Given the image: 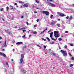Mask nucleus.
<instances>
[{
	"instance_id": "nucleus-1",
	"label": "nucleus",
	"mask_w": 74,
	"mask_h": 74,
	"mask_svg": "<svg viewBox=\"0 0 74 74\" xmlns=\"http://www.w3.org/2000/svg\"><path fill=\"white\" fill-rule=\"evenodd\" d=\"M54 37L56 38L59 37V32L57 31H56L54 32Z\"/></svg>"
},
{
	"instance_id": "nucleus-2",
	"label": "nucleus",
	"mask_w": 74,
	"mask_h": 74,
	"mask_svg": "<svg viewBox=\"0 0 74 74\" xmlns=\"http://www.w3.org/2000/svg\"><path fill=\"white\" fill-rule=\"evenodd\" d=\"M60 52L62 53L63 56H67V52L66 51L61 50L60 51Z\"/></svg>"
},
{
	"instance_id": "nucleus-3",
	"label": "nucleus",
	"mask_w": 74,
	"mask_h": 74,
	"mask_svg": "<svg viewBox=\"0 0 74 74\" xmlns=\"http://www.w3.org/2000/svg\"><path fill=\"white\" fill-rule=\"evenodd\" d=\"M42 13L43 14H45L46 15H48L49 14V12H47V11H43Z\"/></svg>"
},
{
	"instance_id": "nucleus-4",
	"label": "nucleus",
	"mask_w": 74,
	"mask_h": 74,
	"mask_svg": "<svg viewBox=\"0 0 74 74\" xmlns=\"http://www.w3.org/2000/svg\"><path fill=\"white\" fill-rule=\"evenodd\" d=\"M0 55L1 56H3L4 58H5L6 57V56L5 54L1 52H0Z\"/></svg>"
},
{
	"instance_id": "nucleus-5",
	"label": "nucleus",
	"mask_w": 74,
	"mask_h": 74,
	"mask_svg": "<svg viewBox=\"0 0 74 74\" xmlns=\"http://www.w3.org/2000/svg\"><path fill=\"white\" fill-rule=\"evenodd\" d=\"M20 62H19L20 64H21L23 63V58H21L20 60Z\"/></svg>"
},
{
	"instance_id": "nucleus-6",
	"label": "nucleus",
	"mask_w": 74,
	"mask_h": 74,
	"mask_svg": "<svg viewBox=\"0 0 74 74\" xmlns=\"http://www.w3.org/2000/svg\"><path fill=\"white\" fill-rule=\"evenodd\" d=\"M50 5L51 7H55L56 6V5L54 4H52V3H50Z\"/></svg>"
},
{
	"instance_id": "nucleus-7",
	"label": "nucleus",
	"mask_w": 74,
	"mask_h": 74,
	"mask_svg": "<svg viewBox=\"0 0 74 74\" xmlns=\"http://www.w3.org/2000/svg\"><path fill=\"white\" fill-rule=\"evenodd\" d=\"M58 15H59L60 16H65V15L64 14H62V13H58Z\"/></svg>"
},
{
	"instance_id": "nucleus-8",
	"label": "nucleus",
	"mask_w": 74,
	"mask_h": 74,
	"mask_svg": "<svg viewBox=\"0 0 74 74\" xmlns=\"http://www.w3.org/2000/svg\"><path fill=\"white\" fill-rule=\"evenodd\" d=\"M23 6L24 7H28V4L27 3H25L23 5Z\"/></svg>"
},
{
	"instance_id": "nucleus-9",
	"label": "nucleus",
	"mask_w": 74,
	"mask_h": 74,
	"mask_svg": "<svg viewBox=\"0 0 74 74\" xmlns=\"http://www.w3.org/2000/svg\"><path fill=\"white\" fill-rule=\"evenodd\" d=\"M22 42H19L16 43V44L17 45H20V44H22Z\"/></svg>"
},
{
	"instance_id": "nucleus-10",
	"label": "nucleus",
	"mask_w": 74,
	"mask_h": 74,
	"mask_svg": "<svg viewBox=\"0 0 74 74\" xmlns=\"http://www.w3.org/2000/svg\"><path fill=\"white\" fill-rule=\"evenodd\" d=\"M6 45H7L6 44V40H5V42L4 45H3V48H4L6 46Z\"/></svg>"
},
{
	"instance_id": "nucleus-11",
	"label": "nucleus",
	"mask_w": 74,
	"mask_h": 74,
	"mask_svg": "<svg viewBox=\"0 0 74 74\" xmlns=\"http://www.w3.org/2000/svg\"><path fill=\"white\" fill-rule=\"evenodd\" d=\"M22 48H23V50H25V49L26 48V46L25 45L23 46V47Z\"/></svg>"
},
{
	"instance_id": "nucleus-12",
	"label": "nucleus",
	"mask_w": 74,
	"mask_h": 74,
	"mask_svg": "<svg viewBox=\"0 0 74 74\" xmlns=\"http://www.w3.org/2000/svg\"><path fill=\"white\" fill-rule=\"evenodd\" d=\"M22 71V72L25 73H26L27 71H25V70L24 69H23L21 70Z\"/></svg>"
},
{
	"instance_id": "nucleus-13",
	"label": "nucleus",
	"mask_w": 74,
	"mask_h": 74,
	"mask_svg": "<svg viewBox=\"0 0 74 74\" xmlns=\"http://www.w3.org/2000/svg\"><path fill=\"white\" fill-rule=\"evenodd\" d=\"M5 32H7V33H9V34H11V33L10 32H8V30H5Z\"/></svg>"
},
{
	"instance_id": "nucleus-14",
	"label": "nucleus",
	"mask_w": 74,
	"mask_h": 74,
	"mask_svg": "<svg viewBox=\"0 0 74 74\" xmlns=\"http://www.w3.org/2000/svg\"><path fill=\"white\" fill-rule=\"evenodd\" d=\"M24 55L25 54H22L21 55V58H24Z\"/></svg>"
},
{
	"instance_id": "nucleus-15",
	"label": "nucleus",
	"mask_w": 74,
	"mask_h": 74,
	"mask_svg": "<svg viewBox=\"0 0 74 74\" xmlns=\"http://www.w3.org/2000/svg\"><path fill=\"white\" fill-rule=\"evenodd\" d=\"M73 18V16H70L69 18V20H71Z\"/></svg>"
},
{
	"instance_id": "nucleus-16",
	"label": "nucleus",
	"mask_w": 74,
	"mask_h": 74,
	"mask_svg": "<svg viewBox=\"0 0 74 74\" xmlns=\"http://www.w3.org/2000/svg\"><path fill=\"white\" fill-rule=\"evenodd\" d=\"M57 25L58 26V27H60V25L59 24H57Z\"/></svg>"
},
{
	"instance_id": "nucleus-17",
	"label": "nucleus",
	"mask_w": 74,
	"mask_h": 74,
	"mask_svg": "<svg viewBox=\"0 0 74 74\" xmlns=\"http://www.w3.org/2000/svg\"><path fill=\"white\" fill-rule=\"evenodd\" d=\"M42 40L43 41H47V40H46V39H44V38H42Z\"/></svg>"
},
{
	"instance_id": "nucleus-18",
	"label": "nucleus",
	"mask_w": 74,
	"mask_h": 74,
	"mask_svg": "<svg viewBox=\"0 0 74 74\" xmlns=\"http://www.w3.org/2000/svg\"><path fill=\"white\" fill-rule=\"evenodd\" d=\"M69 55L70 57H71V56H72V55H71V53H69Z\"/></svg>"
},
{
	"instance_id": "nucleus-19",
	"label": "nucleus",
	"mask_w": 74,
	"mask_h": 74,
	"mask_svg": "<svg viewBox=\"0 0 74 74\" xmlns=\"http://www.w3.org/2000/svg\"><path fill=\"white\" fill-rule=\"evenodd\" d=\"M36 2L37 3H40V1H37V0H36Z\"/></svg>"
},
{
	"instance_id": "nucleus-20",
	"label": "nucleus",
	"mask_w": 74,
	"mask_h": 74,
	"mask_svg": "<svg viewBox=\"0 0 74 74\" xmlns=\"http://www.w3.org/2000/svg\"><path fill=\"white\" fill-rule=\"evenodd\" d=\"M8 10H9V7H8V6H7L6 7V10L7 11H8Z\"/></svg>"
},
{
	"instance_id": "nucleus-21",
	"label": "nucleus",
	"mask_w": 74,
	"mask_h": 74,
	"mask_svg": "<svg viewBox=\"0 0 74 74\" xmlns=\"http://www.w3.org/2000/svg\"><path fill=\"white\" fill-rule=\"evenodd\" d=\"M19 3H20V4H22L23 3V2H22V1H19Z\"/></svg>"
},
{
	"instance_id": "nucleus-22",
	"label": "nucleus",
	"mask_w": 74,
	"mask_h": 74,
	"mask_svg": "<svg viewBox=\"0 0 74 74\" xmlns=\"http://www.w3.org/2000/svg\"><path fill=\"white\" fill-rule=\"evenodd\" d=\"M58 40L60 41H62V38H59L58 39Z\"/></svg>"
},
{
	"instance_id": "nucleus-23",
	"label": "nucleus",
	"mask_w": 74,
	"mask_h": 74,
	"mask_svg": "<svg viewBox=\"0 0 74 74\" xmlns=\"http://www.w3.org/2000/svg\"><path fill=\"white\" fill-rule=\"evenodd\" d=\"M10 7L12 8L11 9V10H13V9H14V8H13V6L10 5Z\"/></svg>"
},
{
	"instance_id": "nucleus-24",
	"label": "nucleus",
	"mask_w": 74,
	"mask_h": 74,
	"mask_svg": "<svg viewBox=\"0 0 74 74\" xmlns=\"http://www.w3.org/2000/svg\"><path fill=\"white\" fill-rule=\"evenodd\" d=\"M53 16V15H51V16H50L51 19H52Z\"/></svg>"
},
{
	"instance_id": "nucleus-25",
	"label": "nucleus",
	"mask_w": 74,
	"mask_h": 74,
	"mask_svg": "<svg viewBox=\"0 0 74 74\" xmlns=\"http://www.w3.org/2000/svg\"><path fill=\"white\" fill-rule=\"evenodd\" d=\"M47 39V40H48V41H50V39H49V38H48V37H47L46 38Z\"/></svg>"
},
{
	"instance_id": "nucleus-26",
	"label": "nucleus",
	"mask_w": 74,
	"mask_h": 74,
	"mask_svg": "<svg viewBox=\"0 0 74 74\" xmlns=\"http://www.w3.org/2000/svg\"><path fill=\"white\" fill-rule=\"evenodd\" d=\"M51 24L52 26H53V25H54V23H51Z\"/></svg>"
},
{
	"instance_id": "nucleus-27",
	"label": "nucleus",
	"mask_w": 74,
	"mask_h": 74,
	"mask_svg": "<svg viewBox=\"0 0 74 74\" xmlns=\"http://www.w3.org/2000/svg\"><path fill=\"white\" fill-rule=\"evenodd\" d=\"M44 50H45V51H46V49H45V48H46V46L45 45H44Z\"/></svg>"
},
{
	"instance_id": "nucleus-28",
	"label": "nucleus",
	"mask_w": 74,
	"mask_h": 74,
	"mask_svg": "<svg viewBox=\"0 0 74 74\" xmlns=\"http://www.w3.org/2000/svg\"><path fill=\"white\" fill-rule=\"evenodd\" d=\"M71 60H74V57H72Z\"/></svg>"
},
{
	"instance_id": "nucleus-29",
	"label": "nucleus",
	"mask_w": 74,
	"mask_h": 74,
	"mask_svg": "<svg viewBox=\"0 0 74 74\" xmlns=\"http://www.w3.org/2000/svg\"><path fill=\"white\" fill-rule=\"evenodd\" d=\"M53 34V32H52L50 33V35H52V34Z\"/></svg>"
},
{
	"instance_id": "nucleus-30",
	"label": "nucleus",
	"mask_w": 74,
	"mask_h": 74,
	"mask_svg": "<svg viewBox=\"0 0 74 74\" xmlns=\"http://www.w3.org/2000/svg\"><path fill=\"white\" fill-rule=\"evenodd\" d=\"M67 45H65L64 46V48H65V49H67Z\"/></svg>"
},
{
	"instance_id": "nucleus-31",
	"label": "nucleus",
	"mask_w": 74,
	"mask_h": 74,
	"mask_svg": "<svg viewBox=\"0 0 74 74\" xmlns=\"http://www.w3.org/2000/svg\"><path fill=\"white\" fill-rule=\"evenodd\" d=\"M70 46H71L72 47L74 46V45H73V44H70Z\"/></svg>"
},
{
	"instance_id": "nucleus-32",
	"label": "nucleus",
	"mask_w": 74,
	"mask_h": 74,
	"mask_svg": "<svg viewBox=\"0 0 74 74\" xmlns=\"http://www.w3.org/2000/svg\"><path fill=\"white\" fill-rule=\"evenodd\" d=\"M52 40H54V41H56V40L55 39H54L53 38H52V39H51Z\"/></svg>"
},
{
	"instance_id": "nucleus-33",
	"label": "nucleus",
	"mask_w": 74,
	"mask_h": 74,
	"mask_svg": "<svg viewBox=\"0 0 74 74\" xmlns=\"http://www.w3.org/2000/svg\"><path fill=\"white\" fill-rule=\"evenodd\" d=\"M65 33H69V31H66L65 32Z\"/></svg>"
},
{
	"instance_id": "nucleus-34",
	"label": "nucleus",
	"mask_w": 74,
	"mask_h": 74,
	"mask_svg": "<svg viewBox=\"0 0 74 74\" xmlns=\"http://www.w3.org/2000/svg\"><path fill=\"white\" fill-rule=\"evenodd\" d=\"M73 66V64H71L70 65V67H72Z\"/></svg>"
},
{
	"instance_id": "nucleus-35",
	"label": "nucleus",
	"mask_w": 74,
	"mask_h": 74,
	"mask_svg": "<svg viewBox=\"0 0 74 74\" xmlns=\"http://www.w3.org/2000/svg\"><path fill=\"white\" fill-rule=\"evenodd\" d=\"M6 65H8V62H7L6 63Z\"/></svg>"
},
{
	"instance_id": "nucleus-36",
	"label": "nucleus",
	"mask_w": 74,
	"mask_h": 74,
	"mask_svg": "<svg viewBox=\"0 0 74 74\" xmlns=\"http://www.w3.org/2000/svg\"><path fill=\"white\" fill-rule=\"evenodd\" d=\"M44 32H45V31H44V30L42 32H41V34H42V33H44Z\"/></svg>"
},
{
	"instance_id": "nucleus-37",
	"label": "nucleus",
	"mask_w": 74,
	"mask_h": 74,
	"mask_svg": "<svg viewBox=\"0 0 74 74\" xmlns=\"http://www.w3.org/2000/svg\"><path fill=\"white\" fill-rule=\"evenodd\" d=\"M33 34H36L37 33V32H35L33 33Z\"/></svg>"
},
{
	"instance_id": "nucleus-38",
	"label": "nucleus",
	"mask_w": 74,
	"mask_h": 74,
	"mask_svg": "<svg viewBox=\"0 0 74 74\" xmlns=\"http://www.w3.org/2000/svg\"><path fill=\"white\" fill-rule=\"evenodd\" d=\"M52 55H53V56H56V54H54V53H52Z\"/></svg>"
},
{
	"instance_id": "nucleus-39",
	"label": "nucleus",
	"mask_w": 74,
	"mask_h": 74,
	"mask_svg": "<svg viewBox=\"0 0 74 74\" xmlns=\"http://www.w3.org/2000/svg\"><path fill=\"white\" fill-rule=\"evenodd\" d=\"M25 32H26V30L25 29L23 30V33H24Z\"/></svg>"
},
{
	"instance_id": "nucleus-40",
	"label": "nucleus",
	"mask_w": 74,
	"mask_h": 74,
	"mask_svg": "<svg viewBox=\"0 0 74 74\" xmlns=\"http://www.w3.org/2000/svg\"><path fill=\"white\" fill-rule=\"evenodd\" d=\"M50 37H51V39H52V38H52V35H50Z\"/></svg>"
},
{
	"instance_id": "nucleus-41",
	"label": "nucleus",
	"mask_w": 74,
	"mask_h": 74,
	"mask_svg": "<svg viewBox=\"0 0 74 74\" xmlns=\"http://www.w3.org/2000/svg\"><path fill=\"white\" fill-rule=\"evenodd\" d=\"M1 11H3V8L1 9Z\"/></svg>"
},
{
	"instance_id": "nucleus-42",
	"label": "nucleus",
	"mask_w": 74,
	"mask_h": 74,
	"mask_svg": "<svg viewBox=\"0 0 74 74\" xmlns=\"http://www.w3.org/2000/svg\"><path fill=\"white\" fill-rule=\"evenodd\" d=\"M47 1H52L53 0H47Z\"/></svg>"
},
{
	"instance_id": "nucleus-43",
	"label": "nucleus",
	"mask_w": 74,
	"mask_h": 74,
	"mask_svg": "<svg viewBox=\"0 0 74 74\" xmlns=\"http://www.w3.org/2000/svg\"><path fill=\"white\" fill-rule=\"evenodd\" d=\"M25 35H23V36H22V37L23 38H24V37H25Z\"/></svg>"
},
{
	"instance_id": "nucleus-44",
	"label": "nucleus",
	"mask_w": 74,
	"mask_h": 74,
	"mask_svg": "<svg viewBox=\"0 0 74 74\" xmlns=\"http://www.w3.org/2000/svg\"><path fill=\"white\" fill-rule=\"evenodd\" d=\"M66 19H69V16H67L66 17Z\"/></svg>"
},
{
	"instance_id": "nucleus-45",
	"label": "nucleus",
	"mask_w": 74,
	"mask_h": 74,
	"mask_svg": "<svg viewBox=\"0 0 74 74\" xmlns=\"http://www.w3.org/2000/svg\"><path fill=\"white\" fill-rule=\"evenodd\" d=\"M37 22H39V19H37Z\"/></svg>"
},
{
	"instance_id": "nucleus-46",
	"label": "nucleus",
	"mask_w": 74,
	"mask_h": 74,
	"mask_svg": "<svg viewBox=\"0 0 74 74\" xmlns=\"http://www.w3.org/2000/svg\"><path fill=\"white\" fill-rule=\"evenodd\" d=\"M47 29H48V28H47V27L44 30V31H45V30H47Z\"/></svg>"
},
{
	"instance_id": "nucleus-47",
	"label": "nucleus",
	"mask_w": 74,
	"mask_h": 74,
	"mask_svg": "<svg viewBox=\"0 0 74 74\" xmlns=\"http://www.w3.org/2000/svg\"><path fill=\"white\" fill-rule=\"evenodd\" d=\"M14 5H17V3H15Z\"/></svg>"
},
{
	"instance_id": "nucleus-48",
	"label": "nucleus",
	"mask_w": 74,
	"mask_h": 74,
	"mask_svg": "<svg viewBox=\"0 0 74 74\" xmlns=\"http://www.w3.org/2000/svg\"><path fill=\"white\" fill-rule=\"evenodd\" d=\"M26 24L27 25H29V23H28V22H27Z\"/></svg>"
},
{
	"instance_id": "nucleus-49",
	"label": "nucleus",
	"mask_w": 74,
	"mask_h": 74,
	"mask_svg": "<svg viewBox=\"0 0 74 74\" xmlns=\"http://www.w3.org/2000/svg\"><path fill=\"white\" fill-rule=\"evenodd\" d=\"M34 12L35 14H37V11Z\"/></svg>"
},
{
	"instance_id": "nucleus-50",
	"label": "nucleus",
	"mask_w": 74,
	"mask_h": 74,
	"mask_svg": "<svg viewBox=\"0 0 74 74\" xmlns=\"http://www.w3.org/2000/svg\"><path fill=\"white\" fill-rule=\"evenodd\" d=\"M40 8H37L36 9L37 10V9H40Z\"/></svg>"
},
{
	"instance_id": "nucleus-51",
	"label": "nucleus",
	"mask_w": 74,
	"mask_h": 74,
	"mask_svg": "<svg viewBox=\"0 0 74 74\" xmlns=\"http://www.w3.org/2000/svg\"><path fill=\"white\" fill-rule=\"evenodd\" d=\"M2 39V37H0V40H1Z\"/></svg>"
},
{
	"instance_id": "nucleus-52",
	"label": "nucleus",
	"mask_w": 74,
	"mask_h": 74,
	"mask_svg": "<svg viewBox=\"0 0 74 74\" xmlns=\"http://www.w3.org/2000/svg\"><path fill=\"white\" fill-rule=\"evenodd\" d=\"M36 27V25H35L34 26V27Z\"/></svg>"
},
{
	"instance_id": "nucleus-53",
	"label": "nucleus",
	"mask_w": 74,
	"mask_h": 74,
	"mask_svg": "<svg viewBox=\"0 0 74 74\" xmlns=\"http://www.w3.org/2000/svg\"><path fill=\"white\" fill-rule=\"evenodd\" d=\"M58 21H60V19H58Z\"/></svg>"
},
{
	"instance_id": "nucleus-54",
	"label": "nucleus",
	"mask_w": 74,
	"mask_h": 74,
	"mask_svg": "<svg viewBox=\"0 0 74 74\" xmlns=\"http://www.w3.org/2000/svg\"><path fill=\"white\" fill-rule=\"evenodd\" d=\"M21 18H23V16H22Z\"/></svg>"
},
{
	"instance_id": "nucleus-55",
	"label": "nucleus",
	"mask_w": 74,
	"mask_h": 74,
	"mask_svg": "<svg viewBox=\"0 0 74 74\" xmlns=\"http://www.w3.org/2000/svg\"><path fill=\"white\" fill-rule=\"evenodd\" d=\"M5 51V50H4V49H2V51Z\"/></svg>"
},
{
	"instance_id": "nucleus-56",
	"label": "nucleus",
	"mask_w": 74,
	"mask_h": 74,
	"mask_svg": "<svg viewBox=\"0 0 74 74\" xmlns=\"http://www.w3.org/2000/svg\"><path fill=\"white\" fill-rule=\"evenodd\" d=\"M59 48L60 49H61V48H60V46L59 47Z\"/></svg>"
},
{
	"instance_id": "nucleus-57",
	"label": "nucleus",
	"mask_w": 74,
	"mask_h": 74,
	"mask_svg": "<svg viewBox=\"0 0 74 74\" xmlns=\"http://www.w3.org/2000/svg\"><path fill=\"white\" fill-rule=\"evenodd\" d=\"M11 62H14V60H12Z\"/></svg>"
},
{
	"instance_id": "nucleus-58",
	"label": "nucleus",
	"mask_w": 74,
	"mask_h": 74,
	"mask_svg": "<svg viewBox=\"0 0 74 74\" xmlns=\"http://www.w3.org/2000/svg\"><path fill=\"white\" fill-rule=\"evenodd\" d=\"M33 8H34V6H32Z\"/></svg>"
},
{
	"instance_id": "nucleus-59",
	"label": "nucleus",
	"mask_w": 74,
	"mask_h": 74,
	"mask_svg": "<svg viewBox=\"0 0 74 74\" xmlns=\"http://www.w3.org/2000/svg\"><path fill=\"white\" fill-rule=\"evenodd\" d=\"M52 42H51V44H53V43H52Z\"/></svg>"
},
{
	"instance_id": "nucleus-60",
	"label": "nucleus",
	"mask_w": 74,
	"mask_h": 74,
	"mask_svg": "<svg viewBox=\"0 0 74 74\" xmlns=\"http://www.w3.org/2000/svg\"><path fill=\"white\" fill-rule=\"evenodd\" d=\"M23 29H25V27H23Z\"/></svg>"
},
{
	"instance_id": "nucleus-61",
	"label": "nucleus",
	"mask_w": 74,
	"mask_h": 74,
	"mask_svg": "<svg viewBox=\"0 0 74 74\" xmlns=\"http://www.w3.org/2000/svg\"><path fill=\"white\" fill-rule=\"evenodd\" d=\"M51 32V30H49L48 31V32Z\"/></svg>"
},
{
	"instance_id": "nucleus-62",
	"label": "nucleus",
	"mask_w": 74,
	"mask_h": 74,
	"mask_svg": "<svg viewBox=\"0 0 74 74\" xmlns=\"http://www.w3.org/2000/svg\"><path fill=\"white\" fill-rule=\"evenodd\" d=\"M13 51H15V49H13Z\"/></svg>"
},
{
	"instance_id": "nucleus-63",
	"label": "nucleus",
	"mask_w": 74,
	"mask_h": 74,
	"mask_svg": "<svg viewBox=\"0 0 74 74\" xmlns=\"http://www.w3.org/2000/svg\"><path fill=\"white\" fill-rule=\"evenodd\" d=\"M16 5V7H18V5Z\"/></svg>"
},
{
	"instance_id": "nucleus-64",
	"label": "nucleus",
	"mask_w": 74,
	"mask_h": 74,
	"mask_svg": "<svg viewBox=\"0 0 74 74\" xmlns=\"http://www.w3.org/2000/svg\"><path fill=\"white\" fill-rule=\"evenodd\" d=\"M73 6H74V4H73Z\"/></svg>"
}]
</instances>
